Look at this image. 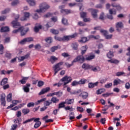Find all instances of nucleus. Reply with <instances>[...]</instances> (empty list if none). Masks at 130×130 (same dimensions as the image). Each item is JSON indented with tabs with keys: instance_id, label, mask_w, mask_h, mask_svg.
<instances>
[{
	"instance_id": "f257e3e1",
	"label": "nucleus",
	"mask_w": 130,
	"mask_h": 130,
	"mask_svg": "<svg viewBox=\"0 0 130 130\" xmlns=\"http://www.w3.org/2000/svg\"><path fill=\"white\" fill-rule=\"evenodd\" d=\"M50 8V6L46 2H43L39 5V9H37L36 12L37 13H44L46 12L48 9Z\"/></svg>"
},
{
	"instance_id": "f03ea898",
	"label": "nucleus",
	"mask_w": 130,
	"mask_h": 130,
	"mask_svg": "<svg viewBox=\"0 0 130 130\" xmlns=\"http://www.w3.org/2000/svg\"><path fill=\"white\" fill-rule=\"evenodd\" d=\"M77 61H79L80 62H84L85 61V57L83 55L78 56L75 59L73 60L72 64H70L68 62L66 63L65 64L67 68H71L74 62H77Z\"/></svg>"
},
{
	"instance_id": "7ed1b4c3",
	"label": "nucleus",
	"mask_w": 130,
	"mask_h": 130,
	"mask_svg": "<svg viewBox=\"0 0 130 130\" xmlns=\"http://www.w3.org/2000/svg\"><path fill=\"white\" fill-rule=\"evenodd\" d=\"M29 30V28H24V27H19L18 29H15L13 31V33L16 34L18 32H21V36H24L27 32Z\"/></svg>"
},
{
	"instance_id": "20e7f679",
	"label": "nucleus",
	"mask_w": 130,
	"mask_h": 130,
	"mask_svg": "<svg viewBox=\"0 0 130 130\" xmlns=\"http://www.w3.org/2000/svg\"><path fill=\"white\" fill-rule=\"evenodd\" d=\"M91 38H94V39H99L100 37L99 36H94L93 35H90L87 37L82 38L81 40L79 41V42L85 43V42H87V41H89Z\"/></svg>"
},
{
	"instance_id": "39448f33",
	"label": "nucleus",
	"mask_w": 130,
	"mask_h": 130,
	"mask_svg": "<svg viewBox=\"0 0 130 130\" xmlns=\"http://www.w3.org/2000/svg\"><path fill=\"white\" fill-rule=\"evenodd\" d=\"M72 80L73 79H72L71 77L66 76L64 77H63L62 79H61L60 81L61 82H64L63 86H66V85H68L69 83H71Z\"/></svg>"
},
{
	"instance_id": "423d86ee",
	"label": "nucleus",
	"mask_w": 130,
	"mask_h": 130,
	"mask_svg": "<svg viewBox=\"0 0 130 130\" xmlns=\"http://www.w3.org/2000/svg\"><path fill=\"white\" fill-rule=\"evenodd\" d=\"M63 64V62H60L53 67L54 71L55 72L54 76H55V75L58 73V71L61 70V69H60V66H62Z\"/></svg>"
},
{
	"instance_id": "0eeeda50",
	"label": "nucleus",
	"mask_w": 130,
	"mask_h": 130,
	"mask_svg": "<svg viewBox=\"0 0 130 130\" xmlns=\"http://www.w3.org/2000/svg\"><path fill=\"white\" fill-rule=\"evenodd\" d=\"M20 17V16L19 15H17L15 16V20L12 21V24L13 25V28H19L20 26H21V24L17 21H18V19Z\"/></svg>"
},
{
	"instance_id": "6e6552de",
	"label": "nucleus",
	"mask_w": 130,
	"mask_h": 130,
	"mask_svg": "<svg viewBox=\"0 0 130 130\" xmlns=\"http://www.w3.org/2000/svg\"><path fill=\"white\" fill-rule=\"evenodd\" d=\"M78 36V33H75L73 35H70V36H64L62 38L63 41H64L66 40L67 41H68V40H71V39H72V38H76Z\"/></svg>"
},
{
	"instance_id": "1a4fd4ad",
	"label": "nucleus",
	"mask_w": 130,
	"mask_h": 130,
	"mask_svg": "<svg viewBox=\"0 0 130 130\" xmlns=\"http://www.w3.org/2000/svg\"><path fill=\"white\" fill-rule=\"evenodd\" d=\"M59 9H61V13H62L63 14H71L72 13V11L68 9H63L64 8V6H60L59 7Z\"/></svg>"
},
{
	"instance_id": "9d476101",
	"label": "nucleus",
	"mask_w": 130,
	"mask_h": 130,
	"mask_svg": "<svg viewBox=\"0 0 130 130\" xmlns=\"http://www.w3.org/2000/svg\"><path fill=\"white\" fill-rule=\"evenodd\" d=\"M109 14L111 15H107L108 19H109L110 20H112L113 19V17L112 16V15H116V11L114 9H110L109 10Z\"/></svg>"
},
{
	"instance_id": "9b49d317",
	"label": "nucleus",
	"mask_w": 130,
	"mask_h": 130,
	"mask_svg": "<svg viewBox=\"0 0 130 130\" xmlns=\"http://www.w3.org/2000/svg\"><path fill=\"white\" fill-rule=\"evenodd\" d=\"M100 32L101 33H103V34H104L106 39H110L111 38H112V35H107L108 34L107 31L104 29L101 30Z\"/></svg>"
},
{
	"instance_id": "f8f14e48",
	"label": "nucleus",
	"mask_w": 130,
	"mask_h": 130,
	"mask_svg": "<svg viewBox=\"0 0 130 130\" xmlns=\"http://www.w3.org/2000/svg\"><path fill=\"white\" fill-rule=\"evenodd\" d=\"M88 11L91 12V15L92 17L94 18V19L97 18V13H98V10L93 9H89Z\"/></svg>"
},
{
	"instance_id": "ddd939ff",
	"label": "nucleus",
	"mask_w": 130,
	"mask_h": 130,
	"mask_svg": "<svg viewBox=\"0 0 130 130\" xmlns=\"http://www.w3.org/2000/svg\"><path fill=\"white\" fill-rule=\"evenodd\" d=\"M12 104L10 105L9 106L7 107V109H10V108H12L14 107V106H16L18 103H20V101L18 100H13L12 101Z\"/></svg>"
},
{
	"instance_id": "4468645a",
	"label": "nucleus",
	"mask_w": 130,
	"mask_h": 130,
	"mask_svg": "<svg viewBox=\"0 0 130 130\" xmlns=\"http://www.w3.org/2000/svg\"><path fill=\"white\" fill-rule=\"evenodd\" d=\"M50 90V87H48L45 88H43L42 90L39 92V95H43V94H45V93H47L48 91Z\"/></svg>"
},
{
	"instance_id": "2eb2a0df",
	"label": "nucleus",
	"mask_w": 130,
	"mask_h": 130,
	"mask_svg": "<svg viewBox=\"0 0 130 130\" xmlns=\"http://www.w3.org/2000/svg\"><path fill=\"white\" fill-rule=\"evenodd\" d=\"M88 95L89 94H88V92L85 91L82 92L80 94V96L81 97L82 99H87Z\"/></svg>"
},
{
	"instance_id": "dca6fc26",
	"label": "nucleus",
	"mask_w": 130,
	"mask_h": 130,
	"mask_svg": "<svg viewBox=\"0 0 130 130\" xmlns=\"http://www.w3.org/2000/svg\"><path fill=\"white\" fill-rule=\"evenodd\" d=\"M92 68V66L87 63H83V65L82 66V68L84 69V70H91Z\"/></svg>"
},
{
	"instance_id": "f3484780",
	"label": "nucleus",
	"mask_w": 130,
	"mask_h": 130,
	"mask_svg": "<svg viewBox=\"0 0 130 130\" xmlns=\"http://www.w3.org/2000/svg\"><path fill=\"white\" fill-rule=\"evenodd\" d=\"M30 17V13L29 12H25L24 13V17L20 19L21 21H25L28 18Z\"/></svg>"
},
{
	"instance_id": "a211bd4d",
	"label": "nucleus",
	"mask_w": 130,
	"mask_h": 130,
	"mask_svg": "<svg viewBox=\"0 0 130 130\" xmlns=\"http://www.w3.org/2000/svg\"><path fill=\"white\" fill-rule=\"evenodd\" d=\"M74 102H75V101L74 100V99H67L65 101V103L66 104H67L68 105H70L71 104H74Z\"/></svg>"
},
{
	"instance_id": "6ab92c4d",
	"label": "nucleus",
	"mask_w": 130,
	"mask_h": 130,
	"mask_svg": "<svg viewBox=\"0 0 130 130\" xmlns=\"http://www.w3.org/2000/svg\"><path fill=\"white\" fill-rule=\"evenodd\" d=\"M28 79H29V77H23L22 80H19V83H21L22 85H25Z\"/></svg>"
},
{
	"instance_id": "aec40b11",
	"label": "nucleus",
	"mask_w": 130,
	"mask_h": 130,
	"mask_svg": "<svg viewBox=\"0 0 130 130\" xmlns=\"http://www.w3.org/2000/svg\"><path fill=\"white\" fill-rule=\"evenodd\" d=\"M123 27V24H122V22H119L116 24V27L117 28V31H119V28H122Z\"/></svg>"
},
{
	"instance_id": "412c9836",
	"label": "nucleus",
	"mask_w": 130,
	"mask_h": 130,
	"mask_svg": "<svg viewBox=\"0 0 130 130\" xmlns=\"http://www.w3.org/2000/svg\"><path fill=\"white\" fill-rule=\"evenodd\" d=\"M26 2L29 4V6H36V2L34 0H26Z\"/></svg>"
},
{
	"instance_id": "4be33fe9",
	"label": "nucleus",
	"mask_w": 130,
	"mask_h": 130,
	"mask_svg": "<svg viewBox=\"0 0 130 130\" xmlns=\"http://www.w3.org/2000/svg\"><path fill=\"white\" fill-rule=\"evenodd\" d=\"M57 59H58V58H56L55 56H51L50 58V61L51 62V63H54V62H55Z\"/></svg>"
},
{
	"instance_id": "5701e85b",
	"label": "nucleus",
	"mask_w": 130,
	"mask_h": 130,
	"mask_svg": "<svg viewBox=\"0 0 130 130\" xmlns=\"http://www.w3.org/2000/svg\"><path fill=\"white\" fill-rule=\"evenodd\" d=\"M114 86H116V85H118V84H121V83H123V81L120 80V79H116L113 82Z\"/></svg>"
},
{
	"instance_id": "b1692460",
	"label": "nucleus",
	"mask_w": 130,
	"mask_h": 130,
	"mask_svg": "<svg viewBox=\"0 0 130 130\" xmlns=\"http://www.w3.org/2000/svg\"><path fill=\"white\" fill-rule=\"evenodd\" d=\"M10 31V28L8 26L2 27L1 29V32H8Z\"/></svg>"
},
{
	"instance_id": "393cba45",
	"label": "nucleus",
	"mask_w": 130,
	"mask_h": 130,
	"mask_svg": "<svg viewBox=\"0 0 130 130\" xmlns=\"http://www.w3.org/2000/svg\"><path fill=\"white\" fill-rule=\"evenodd\" d=\"M81 92V90H72L70 92V94L72 95H78L80 94V92Z\"/></svg>"
},
{
	"instance_id": "a878e982",
	"label": "nucleus",
	"mask_w": 130,
	"mask_h": 130,
	"mask_svg": "<svg viewBox=\"0 0 130 130\" xmlns=\"http://www.w3.org/2000/svg\"><path fill=\"white\" fill-rule=\"evenodd\" d=\"M112 7H114V8H116V9L118 10V11H120V10L121 9V7H120V6H119V5H117L115 3H113L112 4Z\"/></svg>"
},
{
	"instance_id": "bb28decb",
	"label": "nucleus",
	"mask_w": 130,
	"mask_h": 130,
	"mask_svg": "<svg viewBox=\"0 0 130 130\" xmlns=\"http://www.w3.org/2000/svg\"><path fill=\"white\" fill-rule=\"evenodd\" d=\"M87 49H88V47L87 46H84L82 47L81 54H82V55H83V54H85V53H86V51H87Z\"/></svg>"
},
{
	"instance_id": "cd10ccee",
	"label": "nucleus",
	"mask_w": 130,
	"mask_h": 130,
	"mask_svg": "<svg viewBox=\"0 0 130 130\" xmlns=\"http://www.w3.org/2000/svg\"><path fill=\"white\" fill-rule=\"evenodd\" d=\"M78 45L77 43H73L71 45V47H72L73 49H74V50H78Z\"/></svg>"
},
{
	"instance_id": "c85d7f7f",
	"label": "nucleus",
	"mask_w": 130,
	"mask_h": 130,
	"mask_svg": "<svg viewBox=\"0 0 130 130\" xmlns=\"http://www.w3.org/2000/svg\"><path fill=\"white\" fill-rule=\"evenodd\" d=\"M97 85H98V82H95L94 83H89L88 84V87L90 88H94L95 86H97Z\"/></svg>"
},
{
	"instance_id": "c756f323",
	"label": "nucleus",
	"mask_w": 130,
	"mask_h": 130,
	"mask_svg": "<svg viewBox=\"0 0 130 130\" xmlns=\"http://www.w3.org/2000/svg\"><path fill=\"white\" fill-rule=\"evenodd\" d=\"M7 83H8V78H5L1 81V85H2V86H5Z\"/></svg>"
},
{
	"instance_id": "7c9ffc66",
	"label": "nucleus",
	"mask_w": 130,
	"mask_h": 130,
	"mask_svg": "<svg viewBox=\"0 0 130 130\" xmlns=\"http://www.w3.org/2000/svg\"><path fill=\"white\" fill-rule=\"evenodd\" d=\"M92 68L90 69V70H92L93 72H99L100 71V67H95L92 66Z\"/></svg>"
},
{
	"instance_id": "2f4dec72",
	"label": "nucleus",
	"mask_w": 130,
	"mask_h": 130,
	"mask_svg": "<svg viewBox=\"0 0 130 130\" xmlns=\"http://www.w3.org/2000/svg\"><path fill=\"white\" fill-rule=\"evenodd\" d=\"M95 58V55H90V56L87 57L86 58H84V60H91L92 59H94Z\"/></svg>"
},
{
	"instance_id": "473e14b6",
	"label": "nucleus",
	"mask_w": 130,
	"mask_h": 130,
	"mask_svg": "<svg viewBox=\"0 0 130 130\" xmlns=\"http://www.w3.org/2000/svg\"><path fill=\"white\" fill-rule=\"evenodd\" d=\"M22 119L21 118H17L15 120H14V122L15 123V124H18L20 125L21 124V121Z\"/></svg>"
},
{
	"instance_id": "72a5a7b5",
	"label": "nucleus",
	"mask_w": 130,
	"mask_h": 130,
	"mask_svg": "<svg viewBox=\"0 0 130 130\" xmlns=\"http://www.w3.org/2000/svg\"><path fill=\"white\" fill-rule=\"evenodd\" d=\"M105 92V89L104 88H101L96 91V94L99 95L102 94V93Z\"/></svg>"
},
{
	"instance_id": "f704fd0d",
	"label": "nucleus",
	"mask_w": 130,
	"mask_h": 130,
	"mask_svg": "<svg viewBox=\"0 0 130 130\" xmlns=\"http://www.w3.org/2000/svg\"><path fill=\"white\" fill-rule=\"evenodd\" d=\"M108 61L109 62H111V63H118V62H119V61L115 59H112L110 60H108Z\"/></svg>"
},
{
	"instance_id": "c9c22d12",
	"label": "nucleus",
	"mask_w": 130,
	"mask_h": 130,
	"mask_svg": "<svg viewBox=\"0 0 130 130\" xmlns=\"http://www.w3.org/2000/svg\"><path fill=\"white\" fill-rule=\"evenodd\" d=\"M46 101V98L42 99L36 102V105H39V104H40V103H41L42 102H44V101Z\"/></svg>"
},
{
	"instance_id": "e433bc0d",
	"label": "nucleus",
	"mask_w": 130,
	"mask_h": 130,
	"mask_svg": "<svg viewBox=\"0 0 130 130\" xmlns=\"http://www.w3.org/2000/svg\"><path fill=\"white\" fill-rule=\"evenodd\" d=\"M19 4H20V1H19L18 0H15L12 2L11 6H17V5H19Z\"/></svg>"
},
{
	"instance_id": "4c0bfd02",
	"label": "nucleus",
	"mask_w": 130,
	"mask_h": 130,
	"mask_svg": "<svg viewBox=\"0 0 130 130\" xmlns=\"http://www.w3.org/2000/svg\"><path fill=\"white\" fill-rule=\"evenodd\" d=\"M65 105H66V102H63L62 103H60L58 105V109H59L60 108H63V107H64Z\"/></svg>"
},
{
	"instance_id": "58836bf2",
	"label": "nucleus",
	"mask_w": 130,
	"mask_h": 130,
	"mask_svg": "<svg viewBox=\"0 0 130 130\" xmlns=\"http://www.w3.org/2000/svg\"><path fill=\"white\" fill-rule=\"evenodd\" d=\"M7 100L8 102H11L12 101V93H9L7 96Z\"/></svg>"
},
{
	"instance_id": "ea45409f",
	"label": "nucleus",
	"mask_w": 130,
	"mask_h": 130,
	"mask_svg": "<svg viewBox=\"0 0 130 130\" xmlns=\"http://www.w3.org/2000/svg\"><path fill=\"white\" fill-rule=\"evenodd\" d=\"M29 112H30V110L29 109H23L22 110V113L24 115L28 114Z\"/></svg>"
},
{
	"instance_id": "a19ab883",
	"label": "nucleus",
	"mask_w": 130,
	"mask_h": 130,
	"mask_svg": "<svg viewBox=\"0 0 130 130\" xmlns=\"http://www.w3.org/2000/svg\"><path fill=\"white\" fill-rule=\"evenodd\" d=\"M51 102H53V103H56V102H58L59 101V100L57 99L55 97L52 98L51 100Z\"/></svg>"
},
{
	"instance_id": "79ce46f5",
	"label": "nucleus",
	"mask_w": 130,
	"mask_h": 130,
	"mask_svg": "<svg viewBox=\"0 0 130 130\" xmlns=\"http://www.w3.org/2000/svg\"><path fill=\"white\" fill-rule=\"evenodd\" d=\"M26 58H28V55L21 56L18 58V60H20V61H23V60H24V59H26Z\"/></svg>"
},
{
	"instance_id": "37998d69",
	"label": "nucleus",
	"mask_w": 130,
	"mask_h": 130,
	"mask_svg": "<svg viewBox=\"0 0 130 130\" xmlns=\"http://www.w3.org/2000/svg\"><path fill=\"white\" fill-rule=\"evenodd\" d=\"M107 56L108 58H112V57L113 56V52L110 51L107 53Z\"/></svg>"
},
{
	"instance_id": "c03bdc74",
	"label": "nucleus",
	"mask_w": 130,
	"mask_h": 130,
	"mask_svg": "<svg viewBox=\"0 0 130 130\" xmlns=\"http://www.w3.org/2000/svg\"><path fill=\"white\" fill-rule=\"evenodd\" d=\"M41 125V122H37L34 125L35 128H38Z\"/></svg>"
},
{
	"instance_id": "a18cd8bd",
	"label": "nucleus",
	"mask_w": 130,
	"mask_h": 130,
	"mask_svg": "<svg viewBox=\"0 0 130 130\" xmlns=\"http://www.w3.org/2000/svg\"><path fill=\"white\" fill-rule=\"evenodd\" d=\"M69 119H70V120L75 119V116H74V112H71L69 115Z\"/></svg>"
},
{
	"instance_id": "49530a36",
	"label": "nucleus",
	"mask_w": 130,
	"mask_h": 130,
	"mask_svg": "<svg viewBox=\"0 0 130 130\" xmlns=\"http://www.w3.org/2000/svg\"><path fill=\"white\" fill-rule=\"evenodd\" d=\"M45 41L47 42V43H49V44H50V43L52 42V39L50 37L47 38L45 39Z\"/></svg>"
},
{
	"instance_id": "de8ad7c7",
	"label": "nucleus",
	"mask_w": 130,
	"mask_h": 130,
	"mask_svg": "<svg viewBox=\"0 0 130 130\" xmlns=\"http://www.w3.org/2000/svg\"><path fill=\"white\" fill-rule=\"evenodd\" d=\"M35 48L36 50H40L41 49V46L40 44H38L35 46Z\"/></svg>"
},
{
	"instance_id": "09e8293b",
	"label": "nucleus",
	"mask_w": 130,
	"mask_h": 130,
	"mask_svg": "<svg viewBox=\"0 0 130 130\" xmlns=\"http://www.w3.org/2000/svg\"><path fill=\"white\" fill-rule=\"evenodd\" d=\"M42 28V26L41 25H39V26H36L34 28L35 32H38L39 31L40 29H41Z\"/></svg>"
},
{
	"instance_id": "8fccbe9b",
	"label": "nucleus",
	"mask_w": 130,
	"mask_h": 130,
	"mask_svg": "<svg viewBox=\"0 0 130 130\" xmlns=\"http://www.w3.org/2000/svg\"><path fill=\"white\" fill-rule=\"evenodd\" d=\"M51 32L52 33V34H55L56 35V34H58L59 32L57 30H55L54 29H51Z\"/></svg>"
},
{
	"instance_id": "3c124183",
	"label": "nucleus",
	"mask_w": 130,
	"mask_h": 130,
	"mask_svg": "<svg viewBox=\"0 0 130 130\" xmlns=\"http://www.w3.org/2000/svg\"><path fill=\"white\" fill-rule=\"evenodd\" d=\"M10 11H11V9H10L9 8H7L4 10V11H3L2 12V14H8V13L10 12Z\"/></svg>"
},
{
	"instance_id": "603ef678",
	"label": "nucleus",
	"mask_w": 130,
	"mask_h": 130,
	"mask_svg": "<svg viewBox=\"0 0 130 130\" xmlns=\"http://www.w3.org/2000/svg\"><path fill=\"white\" fill-rule=\"evenodd\" d=\"M52 103V102H49L48 101H46L44 102V104L45 106H49V105H50V104H51Z\"/></svg>"
},
{
	"instance_id": "864d4df0",
	"label": "nucleus",
	"mask_w": 130,
	"mask_h": 130,
	"mask_svg": "<svg viewBox=\"0 0 130 130\" xmlns=\"http://www.w3.org/2000/svg\"><path fill=\"white\" fill-rule=\"evenodd\" d=\"M86 82H87V80L82 79L80 81H79L78 82H79V85L80 84V85H83V84H85V83H86Z\"/></svg>"
},
{
	"instance_id": "5fc2aeb1",
	"label": "nucleus",
	"mask_w": 130,
	"mask_h": 130,
	"mask_svg": "<svg viewBox=\"0 0 130 130\" xmlns=\"http://www.w3.org/2000/svg\"><path fill=\"white\" fill-rule=\"evenodd\" d=\"M80 16H81V18L84 19L86 17V16H87V13H86V12H81V13H80Z\"/></svg>"
},
{
	"instance_id": "6e6d98bb",
	"label": "nucleus",
	"mask_w": 130,
	"mask_h": 130,
	"mask_svg": "<svg viewBox=\"0 0 130 130\" xmlns=\"http://www.w3.org/2000/svg\"><path fill=\"white\" fill-rule=\"evenodd\" d=\"M4 53V46L2 44L0 45V54Z\"/></svg>"
},
{
	"instance_id": "4d7b16f0",
	"label": "nucleus",
	"mask_w": 130,
	"mask_h": 130,
	"mask_svg": "<svg viewBox=\"0 0 130 130\" xmlns=\"http://www.w3.org/2000/svg\"><path fill=\"white\" fill-rule=\"evenodd\" d=\"M62 23L63 24V25H68V20L64 18H63L62 19Z\"/></svg>"
},
{
	"instance_id": "13d9d810",
	"label": "nucleus",
	"mask_w": 130,
	"mask_h": 130,
	"mask_svg": "<svg viewBox=\"0 0 130 130\" xmlns=\"http://www.w3.org/2000/svg\"><path fill=\"white\" fill-rule=\"evenodd\" d=\"M112 86V83H107V84L105 85V87L107 89H109V88H110V87Z\"/></svg>"
},
{
	"instance_id": "bf43d9fd",
	"label": "nucleus",
	"mask_w": 130,
	"mask_h": 130,
	"mask_svg": "<svg viewBox=\"0 0 130 130\" xmlns=\"http://www.w3.org/2000/svg\"><path fill=\"white\" fill-rule=\"evenodd\" d=\"M78 85H79V82L77 81H74L72 83V86H78Z\"/></svg>"
},
{
	"instance_id": "052dcab7",
	"label": "nucleus",
	"mask_w": 130,
	"mask_h": 130,
	"mask_svg": "<svg viewBox=\"0 0 130 130\" xmlns=\"http://www.w3.org/2000/svg\"><path fill=\"white\" fill-rule=\"evenodd\" d=\"M44 85V82L42 81H40L38 82V87H42Z\"/></svg>"
},
{
	"instance_id": "680f3d73",
	"label": "nucleus",
	"mask_w": 130,
	"mask_h": 130,
	"mask_svg": "<svg viewBox=\"0 0 130 130\" xmlns=\"http://www.w3.org/2000/svg\"><path fill=\"white\" fill-rule=\"evenodd\" d=\"M55 40H57L58 41H63L62 38L58 37L57 36L54 37Z\"/></svg>"
},
{
	"instance_id": "e2e57ef3",
	"label": "nucleus",
	"mask_w": 130,
	"mask_h": 130,
	"mask_svg": "<svg viewBox=\"0 0 130 130\" xmlns=\"http://www.w3.org/2000/svg\"><path fill=\"white\" fill-rule=\"evenodd\" d=\"M23 90H24V92H26V93H28V92H29V91H30V89L29 88V87H28L27 86H24Z\"/></svg>"
},
{
	"instance_id": "0e129e2a",
	"label": "nucleus",
	"mask_w": 130,
	"mask_h": 130,
	"mask_svg": "<svg viewBox=\"0 0 130 130\" xmlns=\"http://www.w3.org/2000/svg\"><path fill=\"white\" fill-rule=\"evenodd\" d=\"M57 48H58V46L52 47L51 48V51H52V52H54L55 51V50H56L57 49Z\"/></svg>"
},
{
	"instance_id": "69168bd1",
	"label": "nucleus",
	"mask_w": 130,
	"mask_h": 130,
	"mask_svg": "<svg viewBox=\"0 0 130 130\" xmlns=\"http://www.w3.org/2000/svg\"><path fill=\"white\" fill-rule=\"evenodd\" d=\"M18 126V125L17 124H14L11 126V130H16V128H17V127Z\"/></svg>"
},
{
	"instance_id": "338daca9",
	"label": "nucleus",
	"mask_w": 130,
	"mask_h": 130,
	"mask_svg": "<svg viewBox=\"0 0 130 130\" xmlns=\"http://www.w3.org/2000/svg\"><path fill=\"white\" fill-rule=\"evenodd\" d=\"M35 105V103L31 102L27 104V107H33Z\"/></svg>"
},
{
	"instance_id": "774afa93",
	"label": "nucleus",
	"mask_w": 130,
	"mask_h": 130,
	"mask_svg": "<svg viewBox=\"0 0 130 130\" xmlns=\"http://www.w3.org/2000/svg\"><path fill=\"white\" fill-rule=\"evenodd\" d=\"M125 89H130V84L128 82H127L125 84Z\"/></svg>"
}]
</instances>
